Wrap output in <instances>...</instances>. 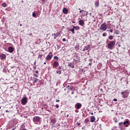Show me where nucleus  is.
<instances>
[{"label":"nucleus","instance_id":"nucleus-1","mask_svg":"<svg viewBox=\"0 0 130 130\" xmlns=\"http://www.w3.org/2000/svg\"><path fill=\"white\" fill-rule=\"evenodd\" d=\"M115 45V41H110L107 45V48L112 50Z\"/></svg>","mask_w":130,"mask_h":130},{"label":"nucleus","instance_id":"nucleus-2","mask_svg":"<svg viewBox=\"0 0 130 130\" xmlns=\"http://www.w3.org/2000/svg\"><path fill=\"white\" fill-rule=\"evenodd\" d=\"M101 31H106L107 30V25L106 23L102 24L100 27Z\"/></svg>","mask_w":130,"mask_h":130},{"label":"nucleus","instance_id":"nucleus-3","mask_svg":"<svg viewBox=\"0 0 130 130\" xmlns=\"http://www.w3.org/2000/svg\"><path fill=\"white\" fill-rule=\"evenodd\" d=\"M41 119V118H40V117L39 116H35L32 118V120L34 123H35L36 124H38V122L40 121Z\"/></svg>","mask_w":130,"mask_h":130},{"label":"nucleus","instance_id":"nucleus-4","mask_svg":"<svg viewBox=\"0 0 130 130\" xmlns=\"http://www.w3.org/2000/svg\"><path fill=\"white\" fill-rule=\"evenodd\" d=\"M121 95H122V98L124 99L127 98V97H128V93H127V92H126L125 91H122L121 92Z\"/></svg>","mask_w":130,"mask_h":130},{"label":"nucleus","instance_id":"nucleus-5","mask_svg":"<svg viewBox=\"0 0 130 130\" xmlns=\"http://www.w3.org/2000/svg\"><path fill=\"white\" fill-rule=\"evenodd\" d=\"M75 108L78 110L81 109V108H82V104L80 103H76L75 105Z\"/></svg>","mask_w":130,"mask_h":130},{"label":"nucleus","instance_id":"nucleus-6","mask_svg":"<svg viewBox=\"0 0 130 130\" xmlns=\"http://www.w3.org/2000/svg\"><path fill=\"white\" fill-rule=\"evenodd\" d=\"M49 54L50 55H48L46 57V60H50V59H51L52 58V56H53V55H52V52H50L49 53Z\"/></svg>","mask_w":130,"mask_h":130},{"label":"nucleus","instance_id":"nucleus-7","mask_svg":"<svg viewBox=\"0 0 130 130\" xmlns=\"http://www.w3.org/2000/svg\"><path fill=\"white\" fill-rule=\"evenodd\" d=\"M21 104L22 105H26L27 104V97H24L22 99Z\"/></svg>","mask_w":130,"mask_h":130},{"label":"nucleus","instance_id":"nucleus-8","mask_svg":"<svg viewBox=\"0 0 130 130\" xmlns=\"http://www.w3.org/2000/svg\"><path fill=\"white\" fill-rule=\"evenodd\" d=\"M59 66V63L57 61H54L52 65L53 68H57Z\"/></svg>","mask_w":130,"mask_h":130},{"label":"nucleus","instance_id":"nucleus-9","mask_svg":"<svg viewBox=\"0 0 130 130\" xmlns=\"http://www.w3.org/2000/svg\"><path fill=\"white\" fill-rule=\"evenodd\" d=\"M7 57V55L5 54H0V58L1 59H6Z\"/></svg>","mask_w":130,"mask_h":130},{"label":"nucleus","instance_id":"nucleus-10","mask_svg":"<svg viewBox=\"0 0 130 130\" xmlns=\"http://www.w3.org/2000/svg\"><path fill=\"white\" fill-rule=\"evenodd\" d=\"M68 67H69V68H71V69H74V68H75V65L74 64V62L69 63Z\"/></svg>","mask_w":130,"mask_h":130},{"label":"nucleus","instance_id":"nucleus-11","mask_svg":"<svg viewBox=\"0 0 130 130\" xmlns=\"http://www.w3.org/2000/svg\"><path fill=\"white\" fill-rule=\"evenodd\" d=\"M79 24L80 26H84V25H85V22L83 20L81 19L79 21Z\"/></svg>","mask_w":130,"mask_h":130},{"label":"nucleus","instance_id":"nucleus-12","mask_svg":"<svg viewBox=\"0 0 130 130\" xmlns=\"http://www.w3.org/2000/svg\"><path fill=\"white\" fill-rule=\"evenodd\" d=\"M14 49L13 48V47H9L8 48V51L9 52H10V53H12V52H14Z\"/></svg>","mask_w":130,"mask_h":130},{"label":"nucleus","instance_id":"nucleus-13","mask_svg":"<svg viewBox=\"0 0 130 130\" xmlns=\"http://www.w3.org/2000/svg\"><path fill=\"white\" fill-rule=\"evenodd\" d=\"M54 39H56L57 37H58L59 36V35H60V32H57L56 34H54Z\"/></svg>","mask_w":130,"mask_h":130},{"label":"nucleus","instance_id":"nucleus-14","mask_svg":"<svg viewBox=\"0 0 130 130\" xmlns=\"http://www.w3.org/2000/svg\"><path fill=\"white\" fill-rule=\"evenodd\" d=\"M95 116H91L90 117V122H94V121H95Z\"/></svg>","mask_w":130,"mask_h":130},{"label":"nucleus","instance_id":"nucleus-15","mask_svg":"<svg viewBox=\"0 0 130 130\" xmlns=\"http://www.w3.org/2000/svg\"><path fill=\"white\" fill-rule=\"evenodd\" d=\"M69 12V10L67 8L63 9V14H67Z\"/></svg>","mask_w":130,"mask_h":130},{"label":"nucleus","instance_id":"nucleus-16","mask_svg":"<svg viewBox=\"0 0 130 130\" xmlns=\"http://www.w3.org/2000/svg\"><path fill=\"white\" fill-rule=\"evenodd\" d=\"M90 48V45H87L84 47L83 49V51H86V50H88Z\"/></svg>","mask_w":130,"mask_h":130},{"label":"nucleus","instance_id":"nucleus-17","mask_svg":"<svg viewBox=\"0 0 130 130\" xmlns=\"http://www.w3.org/2000/svg\"><path fill=\"white\" fill-rule=\"evenodd\" d=\"M127 124H128V121H124V122H123V124L124 125H125L126 127H127Z\"/></svg>","mask_w":130,"mask_h":130},{"label":"nucleus","instance_id":"nucleus-18","mask_svg":"<svg viewBox=\"0 0 130 130\" xmlns=\"http://www.w3.org/2000/svg\"><path fill=\"white\" fill-rule=\"evenodd\" d=\"M51 122L52 123H53V124H55V123L56 122V120H55V119H52L51 120Z\"/></svg>","mask_w":130,"mask_h":130},{"label":"nucleus","instance_id":"nucleus-19","mask_svg":"<svg viewBox=\"0 0 130 130\" xmlns=\"http://www.w3.org/2000/svg\"><path fill=\"white\" fill-rule=\"evenodd\" d=\"M73 60H74V61H79V60H80V59H79V57L76 56V58H74L73 59Z\"/></svg>","mask_w":130,"mask_h":130},{"label":"nucleus","instance_id":"nucleus-20","mask_svg":"<svg viewBox=\"0 0 130 130\" xmlns=\"http://www.w3.org/2000/svg\"><path fill=\"white\" fill-rule=\"evenodd\" d=\"M73 28L75 30H80V27L79 26H73Z\"/></svg>","mask_w":130,"mask_h":130},{"label":"nucleus","instance_id":"nucleus-21","mask_svg":"<svg viewBox=\"0 0 130 130\" xmlns=\"http://www.w3.org/2000/svg\"><path fill=\"white\" fill-rule=\"evenodd\" d=\"M94 5L95 7H96V8H98V7H99V2H95Z\"/></svg>","mask_w":130,"mask_h":130},{"label":"nucleus","instance_id":"nucleus-22","mask_svg":"<svg viewBox=\"0 0 130 130\" xmlns=\"http://www.w3.org/2000/svg\"><path fill=\"white\" fill-rule=\"evenodd\" d=\"M71 32H72L73 34H75V29L74 27L70 30Z\"/></svg>","mask_w":130,"mask_h":130},{"label":"nucleus","instance_id":"nucleus-23","mask_svg":"<svg viewBox=\"0 0 130 130\" xmlns=\"http://www.w3.org/2000/svg\"><path fill=\"white\" fill-rule=\"evenodd\" d=\"M37 82H38V79L37 78H34V83H37Z\"/></svg>","mask_w":130,"mask_h":130},{"label":"nucleus","instance_id":"nucleus-24","mask_svg":"<svg viewBox=\"0 0 130 130\" xmlns=\"http://www.w3.org/2000/svg\"><path fill=\"white\" fill-rule=\"evenodd\" d=\"M122 125H123V122H121L119 123V127H121V126H122Z\"/></svg>","mask_w":130,"mask_h":130},{"label":"nucleus","instance_id":"nucleus-25","mask_svg":"<svg viewBox=\"0 0 130 130\" xmlns=\"http://www.w3.org/2000/svg\"><path fill=\"white\" fill-rule=\"evenodd\" d=\"M115 34H116L117 35H118L119 34V30H116L114 32Z\"/></svg>","mask_w":130,"mask_h":130},{"label":"nucleus","instance_id":"nucleus-26","mask_svg":"<svg viewBox=\"0 0 130 130\" xmlns=\"http://www.w3.org/2000/svg\"><path fill=\"white\" fill-rule=\"evenodd\" d=\"M2 7H3L4 8H6V7H7V4H6L5 3H3L2 4Z\"/></svg>","mask_w":130,"mask_h":130},{"label":"nucleus","instance_id":"nucleus-27","mask_svg":"<svg viewBox=\"0 0 130 130\" xmlns=\"http://www.w3.org/2000/svg\"><path fill=\"white\" fill-rule=\"evenodd\" d=\"M109 39H110V40H112V39H113V36H110L109 37Z\"/></svg>","mask_w":130,"mask_h":130},{"label":"nucleus","instance_id":"nucleus-28","mask_svg":"<svg viewBox=\"0 0 130 130\" xmlns=\"http://www.w3.org/2000/svg\"><path fill=\"white\" fill-rule=\"evenodd\" d=\"M70 90H71V91H75V88H74V87L71 86L70 88Z\"/></svg>","mask_w":130,"mask_h":130},{"label":"nucleus","instance_id":"nucleus-29","mask_svg":"<svg viewBox=\"0 0 130 130\" xmlns=\"http://www.w3.org/2000/svg\"><path fill=\"white\" fill-rule=\"evenodd\" d=\"M21 127H22V129H21V130H26V129L24 128V127H25V125L24 124H22L21 125Z\"/></svg>","mask_w":130,"mask_h":130},{"label":"nucleus","instance_id":"nucleus-30","mask_svg":"<svg viewBox=\"0 0 130 130\" xmlns=\"http://www.w3.org/2000/svg\"><path fill=\"white\" fill-rule=\"evenodd\" d=\"M54 59H56L57 60H58V59H59L58 57H57V56H54Z\"/></svg>","mask_w":130,"mask_h":130},{"label":"nucleus","instance_id":"nucleus-31","mask_svg":"<svg viewBox=\"0 0 130 130\" xmlns=\"http://www.w3.org/2000/svg\"><path fill=\"white\" fill-rule=\"evenodd\" d=\"M57 74H59V75H60L61 74V71H57Z\"/></svg>","mask_w":130,"mask_h":130},{"label":"nucleus","instance_id":"nucleus-32","mask_svg":"<svg viewBox=\"0 0 130 130\" xmlns=\"http://www.w3.org/2000/svg\"><path fill=\"white\" fill-rule=\"evenodd\" d=\"M32 17H34V18H35V17H36V13H32Z\"/></svg>","mask_w":130,"mask_h":130},{"label":"nucleus","instance_id":"nucleus-33","mask_svg":"<svg viewBox=\"0 0 130 130\" xmlns=\"http://www.w3.org/2000/svg\"><path fill=\"white\" fill-rule=\"evenodd\" d=\"M34 76L35 78H38V75H37V74H34Z\"/></svg>","mask_w":130,"mask_h":130},{"label":"nucleus","instance_id":"nucleus-34","mask_svg":"<svg viewBox=\"0 0 130 130\" xmlns=\"http://www.w3.org/2000/svg\"><path fill=\"white\" fill-rule=\"evenodd\" d=\"M103 36L104 37H105V36H106V33H104V34H103Z\"/></svg>","mask_w":130,"mask_h":130},{"label":"nucleus","instance_id":"nucleus-35","mask_svg":"<svg viewBox=\"0 0 130 130\" xmlns=\"http://www.w3.org/2000/svg\"><path fill=\"white\" fill-rule=\"evenodd\" d=\"M46 0H42V3H43V4H45V1H46Z\"/></svg>","mask_w":130,"mask_h":130},{"label":"nucleus","instance_id":"nucleus-36","mask_svg":"<svg viewBox=\"0 0 130 130\" xmlns=\"http://www.w3.org/2000/svg\"><path fill=\"white\" fill-rule=\"evenodd\" d=\"M55 107L56 108H58V107H59V106L58 105V104H57L56 106H55Z\"/></svg>","mask_w":130,"mask_h":130},{"label":"nucleus","instance_id":"nucleus-37","mask_svg":"<svg viewBox=\"0 0 130 130\" xmlns=\"http://www.w3.org/2000/svg\"><path fill=\"white\" fill-rule=\"evenodd\" d=\"M66 38H64V39H62V41H63V42H65V41H66Z\"/></svg>","mask_w":130,"mask_h":130},{"label":"nucleus","instance_id":"nucleus-38","mask_svg":"<svg viewBox=\"0 0 130 130\" xmlns=\"http://www.w3.org/2000/svg\"><path fill=\"white\" fill-rule=\"evenodd\" d=\"M113 101H115V102H116V101H117V99H113Z\"/></svg>","mask_w":130,"mask_h":130},{"label":"nucleus","instance_id":"nucleus-39","mask_svg":"<svg viewBox=\"0 0 130 130\" xmlns=\"http://www.w3.org/2000/svg\"><path fill=\"white\" fill-rule=\"evenodd\" d=\"M109 31L111 33H112V32H113V30L112 29H110Z\"/></svg>","mask_w":130,"mask_h":130},{"label":"nucleus","instance_id":"nucleus-40","mask_svg":"<svg viewBox=\"0 0 130 130\" xmlns=\"http://www.w3.org/2000/svg\"><path fill=\"white\" fill-rule=\"evenodd\" d=\"M36 74H39V72L38 71H35Z\"/></svg>","mask_w":130,"mask_h":130},{"label":"nucleus","instance_id":"nucleus-41","mask_svg":"<svg viewBox=\"0 0 130 130\" xmlns=\"http://www.w3.org/2000/svg\"><path fill=\"white\" fill-rule=\"evenodd\" d=\"M77 125H81V123H77Z\"/></svg>","mask_w":130,"mask_h":130},{"label":"nucleus","instance_id":"nucleus-42","mask_svg":"<svg viewBox=\"0 0 130 130\" xmlns=\"http://www.w3.org/2000/svg\"><path fill=\"white\" fill-rule=\"evenodd\" d=\"M59 48H60V46H57V49H59Z\"/></svg>","mask_w":130,"mask_h":130},{"label":"nucleus","instance_id":"nucleus-43","mask_svg":"<svg viewBox=\"0 0 130 130\" xmlns=\"http://www.w3.org/2000/svg\"><path fill=\"white\" fill-rule=\"evenodd\" d=\"M89 61L92 62V61H93V60L92 59H90Z\"/></svg>","mask_w":130,"mask_h":130},{"label":"nucleus","instance_id":"nucleus-44","mask_svg":"<svg viewBox=\"0 0 130 130\" xmlns=\"http://www.w3.org/2000/svg\"><path fill=\"white\" fill-rule=\"evenodd\" d=\"M88 64L89 66H92V62H90Z\"/></svg>","mask_w":130,"mask_h":130},{"label":"nucleus","instance_id":"nucleus-45","mask_svg":"<svg viewBox=\"0 0 130 130\" xmlns=\"http://www.w3.org/2000/svg\"><path fill=\"white\" fill-rule=\"evenodd\" d=\"M56 102H59V100H56Z\"/></svg>","mask_w":130,"mask_h":130},{"label":"nucleus","instance_id":"nucleus-46","mask_svg":"<svg viewBox=\"0 0 130 130\" xmlns=\"http://www.w3.org/2000/svg\"><path fill=\"white\" fill-rule=\"evenodd\" d=\"M82 12H84V10H80V11H79V13H82Z\"/></svg>","mask_w":130,"mask_h":130},{"label":"nucleus","instance_id":"nucleus-47","mask_svg":"<svg viewBox=\"0 0 130 130\" xmlns=\"http://www.w3.org/2000/svg\"><path fill=\"white\" fill-rule=\"evenodd\" d=\"M34 66H35L36 64V61H35V62L34 63Z\"/></svg>","mask_w":130,"mask_h":130},{"label":"nucleus","instance_id":"nucleus-48","mask_svg":"<svg viewBox=\"0 0 130 130\" xmlns=\"http://www.w3.org/2000/svg\"><path fill=\"white\" fill-rule=\"evenodd\" d=\"M34 70H36V66H34Z\"/></svg>","mask_w":130,"mask_h":130},{"label":"nucleus","instance_id":"nucleus-49","mask_svg":"<svg viewBox=\"0 0 130 130\" xmlns=\"http://www.w3.org/2000/svg\"><path fill=\"white\" fill-rule=\"evenodd\" d=\"M72 23H73V24H75V23H76V22H75V21H72Z\"/></svg>","mask_w":130,"mask_h":130},{"label":"nucleus","instance_id":"nucleus-50","mask_svg":"<svg viewBox=\"0 0 130 130\" xmlns=\"http://www.w3.org/2000/svg\"><path fill=\"white\" fill-rule=\"evenodd\" d=\"M75 112H78V110H75Z\"/></svg>","mask_w":130,"mask_h":130},{"label":"nucleus","instance_id":"nucleus-51","mask_svg":"<svg viewBox=\"0 0 130 130\" xmlns=\"http://www.w3.org/2000/svg\"><path fill=\"white\" fill-rule=\"evenodd\" d=\"M115 123L117 122V120H115Z\"/></svg>","mask_w":130,"mask_h":130},{"label":"nucleus","instance_id":"nucleus-52","mask_svg":"<svg viewBox=\"0 0 130 130\" xmlns=\"http://www.w3.org/2000/svg\"><path fill=\"white\" fill-rule=\"evenodd\" d=\"M6 112H9V111L8 110H6Z\"/></svg>","mask_w":130,"mask_h":130},{"label":"nucleus","instance_id":"nucleus-53","mask_svg":"<svg viewBox=\"0 0 130 130\" xmlns=\"http://www.w3.org/2000/svg\"><path fill=\"white\" fill-rule=\"evenodd\" d=\"M91 115H93V114H94V113H91Z\"/></svg>","mask_w":130,"mask_h":130},{"label":"nucleus","instance_id":"nucleus-54","mask_svg":"<svg viewBox=\"0 0 130 130\" xmlns=\"http://www.w3.org/2000/svg\"><path fill=\"white\" fill-rule=\"evenodd\" d=\"M44 64H46V62H44Z\"/></svg>","mask_w":130,"mask_h":130},{"label":"nucleus","instance_id":"nucleus-55","mask_svg":"<svg viewBox=\"0 0 130 130\" xmlns=\"http://www.w3.org/2000/svg\"><path fill=\"white\" fill-rule=\"evenodd\" d=\"M74 91H73V92L71 93V94H74Z\"/></svg>","mask_w":130,"mask_h":130},{"label":"nucleus","instance_id":"nucleus-56","mask_svg":"<svg viewBox=\"0 0 130 130\" xmlns=\"http://www.w3.org/2000/svg\"><path fill=\"white\" fill-rule=\"evenodd\" d=\"M67 117H69V114L67 115Z\"/></svg>","mask_w":130,"mask_h":130},{"label":"nucleus","instance_id":"nucleus-57","mask_svg":"<svg viewBox=\"0 0 130 130\" xmlns=\"http://www.w3.org/2000/svg\"><path fill=\"white\" fill-rule=\"evenodd\" d=\"M20 27L22 26V24H20Z\"/></svg>","mask_w":130,"mask_h":130},{"label":"nucleus","instance_id":"nucleus-58","mask_svg":"<svg viewBox=\"0 0 130 130\" xmlns=\"http://www.w3.org/2000/svg\"><path fill=\"white\" fill-rule=\"evenodd\" d=\"M43 55L42 54V55H40V56H42Z\"/></svg>","mask_w":130,"mask_h":130},{"label":"nucleus","instance_id":"nucleus-59","mask_svg":"<svg viewBox=\"0 0 130 130\" xmlns=\"http://www.w3.org/2000/svg\"><path fill=\"white\" fill-rule=\"evenodd\" d=\"M21 3H24V1H21Z\"/></svg>","mask_w":130,"mask_h":130},{"label":"nucleus","instance_id":"nucleus-60","mask_svg":"<svg viewBox=\"0 0 130 130\" xmlns=\"http://www.w3.org/2000/svg\"><path fill=\"white\" fill-rule=\"evenodd\" d=\"M79 11H81V8H79Z\"/></svg>","mask_w":130,"mask_h":130},{"label":"nucleus","instance_id":"nucleus-61","mask_svg":"<svg viewBox=\"0 0 130 130\" xmlns=\"http://www.w3.org/2000/svg\"><path fill=\"white\" fill-rule=\"evenodd\" d=\"M12 130H15V128L12 129Z\"/></svg>","mask_w":130,"mask_h":130},{"label":"nucleus","instance_id":"nucleus-62","mask_svg":"<svg viewBox=\"0 0 130 130\" xmlns=\"http://www.w3.org/2000/svg\"><path fill=\"white\" fill-rule=\"evenodd\" d=\"M59 69H61V68H60V67H59Z\"/></svg>","mask_w":130,"mask_h":130},{"label":"nucleus","instance_id":"nucleus-63","mask_svg":"<svg viewBox=\"0 0 130 130\" xmlns=\"http://www.w3.org/2000/svg\"><path fill=\"white\" fill-rule=\"evenodd\" d=\"M68 87H70V85H68Z\"/></svg>","mask_w":130,"mask_h":130},{"label":"nucleus","instance_id":"nucleus-64","mask_svg":"<svg viewBox=\"0 0 130 130\" xmlns=\"http://www.w3.org/2000/svg\"><path fill=\"white\" fill-rule=\"evenodd\" d=\"M100 126H101V125H100Z\"/></svg>","mask_w":130,"mask_h":130}]
</instances>
